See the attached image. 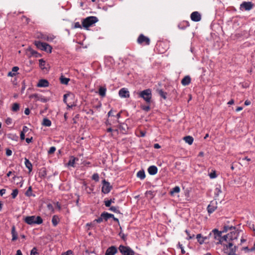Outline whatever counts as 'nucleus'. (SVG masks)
<instances>
[{
  "instance_id": "nucleus-1",
  "label": "nucleus",
  "mask_w": 255,
  "mask_h": 255,
  "mask_svg": "<svg viewBox=\"0 0 255 255\" xmlns=\"http://www.w3.org/2000/svg\"><path fill=\"white\" fill-rule=\"evenodd\" d=\"M222 232L215 229L212 231V233H210L209 236L214 239V242L216 244H222L224 242L226 241V239L225 236H222Z\"/></svg>"
},
{
  "instance_id": "nucleus-2",
  "label": "nucleus",
  "mask_w": 255,
  "mask_h": 255,
  "mask_svg": "<svg viewBox=\"0 0 255 255\" xmlns=\"http://www.w3.org/2000/svg\"><path fill=\"white\" fill-rule=\"evenodd\" d=\"M98 20V18L96 16H88L83 19L82 25L85 29L88 30L90 27L93 26Z\"/></svg>"
},
{
  "instance_id": "nucleus-3",
  "label": "nucleus",
  "mask_w": 255,
  "mask_h": 255,
  "mask_svg": "<svg viewBox=\"0 0 255 255\" xmlns=\"http://www.w3.org/2000/svg\"><path fill=\"white\" fill-rule=\"evenodd\" d=\"M24 222L28 225H40L42 223L43 220L40 216H26L23 218Z\"/></svg>"
},
{
  "instance_id": "nucleus-4",
  "label": "nucleus",
  "mask_w": 255,
  "mask_h": 255,
  "mask_svg": "<svg viewBox=\"0 0 255 255\" xmlns=\"http://www.w3.org/2000/svg\"><path fill=\"white\" fill-rule=\"evenodd\" d=\"M140 97L143 98L147 103H150L151 99V92L149 89L143 90L138 93Z\"/></svg>"
},
{
  "instance_id": "nucleus-5",
  "label": "nucleus",
  "mask_w": 255,
  "mask_h": 255,
  "mask_svg": "<svg viewBox=\"0 0 255 255\" xmlns=\"http://www.w3.org/2000/svg\"><path fill=\"white\" fill-rule=\"evenodd\" d=\"M225 253L228 255H236V246H234L233 243H229L224 246Z\"/></svg>"
},
{
  "instance_id": "nucleus-6",
  "label": "nucleus",
  "mask_w": 255,
  "mask_h": 255,
  "mask_svg": "<svg viewBox=\"0 0 255 255\" xmlns=\"http://www.w3.org/2000/svg\"><path fill=\"white\" fill-rule=\"evenodd\" d=\"M118 249L122 255H134V251L128 246L120 245Z\"/></svg>"
},
{
  "instance_id": "nucleus-7",
  "label": "nucleus",
  "mask_w": 255,
  "mask_h": 255,
  "mask_svg": "<svg viewBox=\"0 0 255 255\" xmlns=\"http://www.w3.org/2000/svg\"><path fill=\"white\" fill-rule=\"evenodd\" d=\"M35 45L38 48L41 50H44L50 53L51 52L52 47L48 44L41 42L40 41H35Z\"/></svg>"
},
{
  "instance_id": "nucleus-8",
  "label": "nucleus",
  "mask_w": 255,
  "mask_h": 255,
  "mask_svg": "<svg viewBox=\"0 0 255 255\" xmlns=\"http://www.w3.org/2000/svg\"><path fill=\"white\" fill-rule=\"evenodd\" d=\"M103 186L102 188V192L105 194L109 193L112 188V186L110 185L109 182L107 181L105 179L102 181Z\"/></svg>"
},
{
  "instance_id": "nucleus-9",
  "label": "nucleus",
  "mask_w": 255,
  "mask_h": 255,
  "mask_svg": "<svg viewBox=\"0 0 255 255\" xmlns=\"http://www.w3.org/2000/svg\"><path fill=\"white\" fill-rule=\"evenodd\" d=\"M137 42L140 44L148 45L150 44V39L142 34L139 35L137 38Z\"/></svg>"
},
{
  "instance_id": "nucleus-10",
  "label": "nucleus",
  "mask_w": 255,
  "mask_h": 255,
  "mask_svg": "<svg viewBox=\"0 0 255 255\" xmlns=\"http://www.w3.org/2000/svg\"><path fill=\"white\" fill-rule=\"evenodd\" d=\"M239 233L234 230L231 231L230 233L228 234L227 235H225V237H226V241L228 239L233 241L237 239Z\"/></svg>"
},
{
  "instance_id": "nucleus-11",
  "label": "nucleus",
  "mask_w": 255,
  "mask_h": 255,
  "mask_svg": "<svg viewBox=\"0 0 255 255\" xmlns=\"http://www.w3.org/2000/svg\"><path fill=\"white\" fill-rule=\"evenodd\" d=\"M118 250L119 249L114 246H111L107 249L105 255H115L118 253Z\"/></svg>"
},
{
  "instance_id": "nucleus-12",
  "label": "nucleus",
  "mask_w": 255,
  "mask_h": 255,
  "mask_svg": "<svg viewBox=\"0 0 255 255\" xmlns=\"http://www.w3.org/2000/svg\"><path fill=\"white\" fill-rule=\"evenodd\" d=\"M217 203L216 201H212L207 207V211L209 214L213 213L217 208Z\"/></svg>"
},
{
  "instance_id": "nucleus-13",
  "label": "nucleus",
  "mask_w": 255,
  "mask_h": 255,
  "mask_svg": "<svg viewBox=\"0 0 255 255\" xmlns=\"http://www.w3.org/2000/svg\"><path fill=\"white\" fill-rule=\"evenodd\" d=\"M192 20L196 22L199 21L201 19V16L200 13L198 11L193 12L190 15Z\"/></svg>"
},
{
  "instance_id": "nucleus-14",
  "label": "nucleus",
  "mask_w": 255,
  "mask_h": 255,
  "mask_svg": "<svg viewBox=\"0 0 255 255\" xmlns=\"http://www.w3.org/2000/svg\"><path fill=\"white\" fill-rule=\"evenodd\" d=\"M119 96L121 98H129V93L127 88H122L119 92Z\"/></svg>"
},
{
  "instance_id": "nucleus-15",
  "label": "nucleus",
  "mask_w": 255,
  "mask_h": 255,
  "mask_svg": "<svg viewBox=\"0 0 255 255\" xmlns=\"http://www.w3.org/2000/svg\"><path fill=\"white\" fill-rule=\"evenodd\" d=\"M253 4L251 2H244L241 5V7L246 10H249L253 8Z\"/></svg>"
},
{
  "instance_id": "nucleus-16",
  "label": "nucleus",
  "mask_w": 255,
  "mask_h": 255,
  "mask_svg": "<svg viewBox=\"0 0 255 255\" xmlns=\"http://www.w3.org/2000/svg\"><path fill=\"white\" fill-rule=\"evenodd\" d=\"M78 160V158L77 157H75L73 156H71L70 157V159L67 163V165L69 166H71L74 167L75 166V164L76 161Z\"/></svg>"
},
{
  "instance_id": "nucleus-17",
  "label": "nucleus",
  "mask_w": 255,
  "mask_h": 255,
  "mask_svg": "<svg viewBox=\"0 0 255 255\" xmlns=\"http://www.w3.org/2000/svg\"><path fill=\"white\" fill-rule=\"evenodd\" d=\"M147 170L150 175H153L157 173L158 170L156 166L152 165L148 167Z\"/></svg>"
},
{
  "instance_id": "nucleus-18",
  "label": "nucleus",
  "mask_w": 255,
  "mask_h": 255,
  "mask_svg": "<svg viewBox=\"0 0 255 255\" xmlns=\"http://www.w3.org/2000/svg\"><path fill=\"white\" fill-rule=\"evenodd\" d=\"M49 83L47 80L45 79H41L39 81L37 86L38 87H48Z\"/></svg>"
},
{
  "instance_id": "nucleus-19",
  "label": "nucleus",
  "mask_w": 255,
  "mask_h": 255,
  "mask_svg": "<svg viewBox=\"0 0 255 255\" xmlns=\"http://www.w3.org/2000/svg\"><path fill=\"white\" fill-rule=\"evenodd\" d=\"M191 82V78L190 76H186L183 78V79L181 80V83L184 86L188 85Z\"/></svg>"
},
{
  "instance_id": "nucleus-20",
  "label": "nucleus",
  "mask_w": 255,
  "mask_h": 255,
  "mask_svg": "<svg viewBox=\"0 0 255 255\" xmlns=\"http://www.w3.org/2000/svg\"><path fill=\"white\" fill-rule=\"evenodd\" d=\"M19 70V68L17 66H14L12 68V71L8 73L7 76L10 77H13L16 75V72Z\"/></svg>"
},
{
  "instance_id": "nucleus-21",
  "label": "nucleus",
  "mask_w": 255,
  "mask_h": 255,
  "mask_svg": "<svg viewBox=\"0 0 255 255\" xmlns=\"http://www.w3.org/2000/svg\"><path fill=\"white\" fill-rule=\"evenodd\" d=\"M183 139L185 141V142L187 143L189 145H191L194 140L193 137L190 135L184 136L183 138Z\"/></svg>"
},
{
  "instance_id": "nucleus-22",
  "label": "nucleus",
  "mask_w": 255,
  "mask_h": 255,
  "mask_svg": "<svg viewBox=\"0 0 255 255\" xmlns=\"http://www.w3.org/2000/svg\"><path fill=\"white\" fill-rule=\"evenodd\" d=\"M12 241H14L17 239V234L15 230V227L13 226L11 228Z\"/></svg>"
},
{
  "instance_id": "nucleus-23",
  "label": "nucleus",
  "mask_w": 255,
  "mask_h": 255,
  "mask_svg": "<svg viewBox=\"0 0 255 255\" xmlns=\"http://www.w3.org/2000/svg\"><path fill=\"white\" fill-rule=\"evenodd\" d=\"M24 164L25 166L28 169L29 171L31 172L32 170V165L30 161L26 158L24 159Z\"/></svg>"
},
{
  "instance_id": "nucleus-24",
  "label": "nucleus",
  "mask_w": 255,
  "mask_h": 255,
  "mask_svg": "<svg viewBox=\"0 0 255 255\" xmlns=\"http://www.w3.org/2000/svg\"><path fill=\"white\" fill-rule=\"evenodd\" d=\"M59 221L60 220L58 216L57 215H54L52 218V223L53 226L56 227L58 225Z\"/></svg>"
},
{
  "instance_id": "nucleus-25",
  "label": "nucleus",
  "mask_w": 255,
  "mask_h": 255,
  "mask_svg": "<svg viewBox=\"0 0 255 255\" xmlns=\"http://www.w3.org/2000/svg\"><path fill=\"white\" fill-rule=\"evenodd\" d=\"M51 125L50 120L47 118H44L42 122V125L44 127H50Z\"/></svg>"
},
{
  "instance_id": "nucleus-26",
  "label": "nucleus",
  "mask_w": 255,
  "mask_h": 255,
  "mask_svg": "<svg viewBox=\"0 0 255 255\" xmlns=\"http://www.w3.org/2000/svg\"><path fill=\"white\" fill-rule=\"evenodd\" d=\"M107 132L111 133L112 136H116L118 133L117 128H107Z\"/></svg>"
},
{
  "instance_id": "nucleus-27",
  "label": "nucleus",
  "mask_w": 255,
  "mask_h": 255,
  "mask_svg": "<svg viewBox=\"0 0 255 255\" xmlns=\"http://www.w3.org/2000/svg\"><path fill=\"white\" fill-rule=\"evenodd\" d=\"M115 202V199L113 198L110 200H105L104 201L105 205L107 207H110L112 203H114Z\"/></svg>"
},
{
  "instance_id": "nucleus-28",
  "label": "nucleus",
  "mask_w": 255,
  "mask_h": 255,
  "mask_svg": "<svg viewBox=\"0 0 255 255\" xmlns=\"http://www.w3.org/2000/svg\"><path fill=\"white\" fill-rule=\"evenodd\" d=\"M137 176L140 179L142 180L144 179L145 178V172L143 170H139L137 173Z\"/></svg>"
},
{
  "instance_id": "nucleus-29",
  "label": "nucleus",
  "mask_w": 255,
  "mask_h": 255,
  "mask_svg": "<svg viewBox=\"0 0 255 255\" xmlns=\"http://www.w3.org/2000/svg\"><path fill=\"white\" fill-rule=\"evenodd\" d=\"M106 88L105 87H101L99 88V95L102 97H104L106 96Z\"/></svg>"
},
{
  "instance_id": "nucleus-30",
  "label": "nucleus",
  "mask_w": 255,
  "mask_h": 255,
  "mask_svg": "<svg viewBox=\"0 0 255 255\" xmlns=\"http://www.w3.org/2000/svg\"><path fill=\"white\" fill-rule=\"evenodd\" d=\"M29 98L33 99L35 101L42 100L41 96H39L37 94H32L29 96Z\"/></svg>"
},
{
  "instance_id": "nucleus-31",
  "label": "nucleus",
  "mask_w": 255,
  "mask_h": 255,
  "mask_svg": "<svg viewBox=\"0 0 255 255\" xmlns=\"http://www.w3.org/2000/svg\"><path fill=\"white\" fill-rule=\"evenodd\" d=\"M157 92L158 93V94L162 97L164 99H166V95H167V93L165 92H164L161 89H158L157 90Z\"/></svg>"
},
{
  "instance_id": "nucleus-32",
  "label": "nucleus",
  "mask_w": 255,
  "mask_h": 255,
  "mask_svg": "<svg viewBox=\"0 0 255 255\" xmlns=\"http://www.w3.org/2000/svg\"><path fill=\"white\" fill-rule=\"evenodd\" d=\"M19 109V105L17 103H14L12 105L11 110L13 112H16Z\"/></svg>"
},
{
  "instance_id": "nucleus-33",
  "label": "nucleus",
  "mask_w": 255,
  "mask_h": 255,
  "mask_svg": "<svg viewBox=\"0 0 255 255\" xmlns=\"http://www.w3.org/2000/svg\"><path fill=\"white\" fill-rule=\"evenodd\" d=\"M180 191V187L179 186H175L172 188V190L170 191V194L173 195L175 193H178Z\"/></svg>"
},
{
  "instance_id": "nucleus-34",
  "label": "nucleus",
  "mask_w": 255,
  "mask_h": 255,
  "mask_svg": "<svg viewBox=\"0 0 255 255\" xmlns=\"http://www.w3.org/2000/svg\"><path fill=\"white\" fill-rule=\"evenodd\" d=\"M196 238L200 244H202L204 242V240L206 239L202 237L201 234H198L196 236Z\"/></svg>"
},
{
  "instance_id": "nucleus-35",
  "label": "nucleus",
  "mask_w": 255,
  "mask_h": 255,
  "mask_svg": "<svg viewBox=\"0 0 255 255\" xmlns=\"http://www.w3.org/2000/svg\"><path fill=\"white\" fill-rule=\"evenodd\" d=\"M235 228L233 226H225L223 228V230L222 231L223 232H227L229 230H235Z\"/></svg>"
},
{
  "instance_id": "nucleus-36",
  "label": "nucleus",
  "mask_w": 255,
  "mask_h": 255,
  "mask_svg": "<svg viewBox=\"0 0 255 255\" xmlns=\"http://www.w3.org/2000/svg\"><path fill=\"white\" fill-rule=\"evenodd\" d=\"M101 216L103 218V219L106 221H108V220L110 219L109 213L108 212H104L101 214Z\"/></svg>"
},
{
  "instance_id": "nucleus-37",
  "label": "nucleus",
  "mask_w": 255,
  "mask_h": 255,
  "mask_svg": "<svg viewBox=\"0 0 255 255\" xmlns=\"http://www.w3.org/2000/svg\"><path fill=\"white\" fill-rule=\"evenodd\" d=\"M110 208L109 209V210L114 213H120V211L119 209V207H115V206H112V207H110Z\"/></svg>"
},
{
  "instance_id": "nucleus-38",
  "label": "nucleus",
  "mask_w": 255,
  "mask_h": 255,
  "mask_svg": "<svg viewBox=\"0 0 255 255\" xmlns=\"http://www.w3.org/2000/svg\"><path fill=\"white\" fill-rule=\"evenodd\" d=\"M69 80V79L63 77V76H61L60 78V82L63 84H68Z\"/></svg>"
},
{
  "instance_id": "nucleus-39",
  "label": "nucleus",
  "mask_w": 255,
  "mask_h": 255,
  "mask_svg": "<svg viewBox=\"0 0 255 255\" xmlns=\"http://www.w3.org/2000/svg\"><path fill=\"white\" fill-rule=\"evenodd\" d=\"M135 134H136L137 136H141V137H143L145 136V132L144 131H141V130H137L136 131H135Z\"/></svg>"
},
{
  "instance_id": "nucleus-40",
  "label": "nucleus",
  "mask_w": 255,
  "mask_h": 255,
  "mask_svg": "<svg viewBox=\"0 0 255 255\" xmlns=\"http://www.w3.org/2000/svg\"><path fill=\"white\" fill-rule=\"evenodd\" d=\"M28 128H23V130L21 132L20 137L21 140H24L25 138V132L28 130Z\"/></svg>"
},
{
  "instance_id": "nucleus-41",
  "label": "nucleus",
  "mask_w": 255,
  "mask_h": 255,
  "mask_svg": "<svg viewBox=\"0 0 255 255\" xmlns=\"http://www.w3.org/2000/svg\"><path fill=\"white\" fill-rule=\"evenodd\" d=\"M221 187H216L215 190V195L216 197L219 196V194L221 193Z\"/></svg>"
},
{
  "instance_id": "nucleus-42",
  "label": "nucleus",
  "mask_w": 255,
  "mask_h": 255,
  "mask_svg": "<svg viewBox=\"0 0 255 255\" xmlns=\"http://www.w3.org/2000/svg\"><path fill=\"white\" fill-rule=\"evenodd\" d=\"M18 193V190L17 189H14L12 191V193L11 194L12 198L13 199L15 198L17 196Z\"/></svg>"
},
{
  "instance_id": "nucleus-43",
  "label": "nucleus",
  "mask_w": 255,
  "mask_h": 255,
  "mask_svg": "<svg viewBox=\"0 0 255 255\" xmlns=\"http://www.w3.org/2000/svg\"><path fill=\"white\" fill-rule=\"evenodd\" d=\"M39 66L41 69H44L45 68L44 65L45 64V61L42 59L39 60Z\"/></svg>"
},
{
  "instance_id": "nucleus-44",
  "label": "nucleus",
  "mask_w": 255,
  "mask_h": 255,
  "mask_svg": "<svg viewBox=\"0 0 255 255\" xmlns=\"http://www.w3.org/2000/svg\"><path fill=\"white\" fill-rule=\"evenodd\" d=\"M39 253L37 251V249L34 247L30 252V255H38Z\"/></svg>"
},
{
  "instance_id": "nucleus-45",
  "label": "nucleus",
  "mask_w": 255,
  "mask_h": 255,
  "mask_svg": "<svg viewBox=\"0 0 255 255\" xmlns=\"http://www.w3.org/2000/svg\"><path fill=\"white\" fill-rule=\"evenodd\" d=\"M56 151V147L54 146L51 147L48 151V154L50 155L55 152Z\"/></svg>"
},
{
  "instance_id": "nucleus-46",
  "label": "nucleus",
  "mask_w": 255,
  "mask_h": 255,
  "mask_svg": "<svg viewBox=\"0 0 255 255\" xmlns=\"http://www.w3.org/2000/svg\"><path fill=\"white\" fill-rule=\"evenodd\" d=\"M92 179L95 181H98L99 180V176L98 173H94L92 177Z\"/></svg>"
},
{
  "instance_id": "nucleus-47",
  "label": "nucleus",
  "mask_w": 255,
  "mask_h": 255,
  "mask_svg": "<svg viewBox=\"0 0 255 255\" xmlns=\"http://www.w3.org/2000/svg\"><path fill=\"white\" fill-rule=\"evenodd\" d=\"M25 195L27 196H30L32 195V188L31 186L29 187L28 189L27 190Z\"/></svg>"
},
{
  "instance_id": "nucleus-48",
  "label": "nucleus",
  "mask_w": 255,
  "mask_h": 255,
  "mask_svg": "<svg viewBox=\"0 0 255 255\" xmlns=\"http://www.w3.org/2000/svg\"><path fill=\"white\" fill-rule=\"evenodd\" d=\"M210 178L213 179L217 177L216 173L215 170H212V172L209 174Z\"/></svg>"
},
{
  "instance_id": "nucleus-49",
  "label": "nucleus",
  "mask_w": 255,
  "mask_h": 255,
  "mask_svg": "<svg viewBox=\"0 0 255 255\" xmlns=\"http://www.w3.org/2000/svg\"><path fill=\"white\" fill-rule=\"evenodd\" d=\"M185 233L188 235V238H187V240H189L192 239H193L194 238V235H193L192 236L190 235V234H189V232L187 230L185 231Z\"/></svg>"
},
{
  "instance_id": "nucleus-50",
  "label": "nucleus",
  "mask_w": 255,
  "mask_h": 255,
  "mask_svg": "<svg viewBox=\"0 0 255 255\" xmlns=\"http://www.w3.org/2000/svg\"><path fill=\"white\" fill-rule=\"evenodd\" d=\"M141 108L146 112H148L150 110V107L149 106H142Z\"/></svg>"
},
{
  "instance_id": "nucleus-51",
  "label": "nucleus",
  "mask_w": 255,
  "mask_h": 255,
  "mask_svg": "<svg viewBox=\"0 0 255 255\" xmlns=\"http://www.w3.org/2000/svg\"><path fill=\"white\" fill-rule=\"evenodd\" d=\"M103 218L101 216L100 217H99L98 219H95L94 222H96L98 223H100L103 221Z\"/></svg>"
},
{
  "instance_id": "nucleus-52",
  "label": "nucleus",
  "mask_w": 255,
  "mask_h": 255,
  "mask_svg": "<svg viewBox=\"0 0 255 255\" xmlns=\"http://www.w3.org/2000/svg\"><path fill=\"white\" fill-rule=\"evenodd\" d=\"M21 19H22V20H25V22H26V24H28L29 23L30 19L26 17V16H23L22 17Z\"/></svg>"
},
{
  "instance_id": "nucleus-53",
  "label": "nucleus",
  "mask_w": 255,
  "mask_h": 255,
  "mask_svg": "<svg viewBox=\"0 0 255 255\" xmlns=\"http://www.w3.org/2000/svg\"><path fill=\"white\" fill-rule=\"evenodd\" d=\"M74 28H82V26L80 24L79 22H77L75 23V24H74Z\"/></svg>"
},
{
  "instance_id": "nucleus-54",
  "label": "nucleus",
  "mask_w": 255,
  "mask_h": 255,
  "mask_svg": "<svg viewBox=\"0 0 255 255\" xmlns=\"http://www.w3.org/2000/svg\"><path fill=\"white\" fill-rule=\"evenodd\" d=\"M12 154V151L9 149H6V155L7 156H10Z\"/></svg>"
},
{
  "instance_id": "nucleus-55",
  "label": "nucleus",
  "mask_w": 255,
  "mask_h": 255,
  "mask_svg": "<svg viewBox=\"0 0 255 255\" xmlns=\"http://www.w3.org/2000/svg\"><path fill=\"white\" fill-rule=\"evenodd\" d=\"M73 252L71 250H68L66 253H64L62 255H72Z\"/></svg>"
},
{
  "instance_id": "nucleus-56",
  "label": "nucleus",
  "mask_w": 255,
  "mask_h": 255,
  "mask_svg": "<svg viewBox=\"0 0 255 255\" xmlns=\"http://www.w3.org/2000/svg\"><path fill=\"white\" fill-rule=\"evenodd\" d=\"M119 235L124 240H126L127 239V236H126L124 234L122 233V232L120 233Z\"/></svg>"
},
{
  "instance_id": "nucleus-57",
  "label": "nucleus",
  "mask_w": 255,
  "mask_h": 255,
  "mask_svg": "<svg viewBox=\"0 0 255 255\" xmlns=\"http://www.w3.org/2000/svg\"><path fill=\"white\" fill-rule=\"evenodd\" d=\"M5 123L7 125H9L11 124L12 120L10 118H7L5 121Z\"/></svg>"
},
{
  "instance_id": "nucleus-58",
  "label": "nucleus",
  "mask_w": 255,
  "mask_h": 255,
  "mask_svg": "<svg viewBox=\"0 0 255 255\" xmlns=\"http://www.w3.org/2000/svg\"><path fill=\"white\" fill-rule=\"evenodd\" d=\"M70 95L69 94H66L64 95V97H63V101L65 103H66V99L67 98L68 96H69Z\"/></svg>"
},
{
  "instance_id": "nucleus-59",
  "label": "nucleus",
  "mask_w": 255,
  "mask_h": 255,
  "mask_svg": "<svg viewBox=\"0 0 255 255\" xmlns=\"http://www.w3.org/2000/svg\"><path fill=\"white\" fill-rule=\"evenodd\" d=\"M6 190L4 189H2L0 190V195L2 196L3 194L5 193Z\"/></svg>"
},
{
  "instance_id": "nucleus-60",
  "label": "nucleus",
  "mask_w": 255,
  "mask_h": 255,
  "mask_svg": "<svg viewBox=\"0 0 255 255\" xmlns=\"http://www.w3.org/2000/svg\"><path fill=\"white\" fill-rule=\"evenodd\" d=\"M32 140V137H30V138H26L25 139V140H26V142L27 143H29L30 142H31Z\"/></svg>"
},
{
  "instance_id": "nucleus-61",
  "label": "nucleus",
  "mask_w": 255,
  "mask_h": 255,
  "mask_svg": "<svg viewBox=\"0 0 255 255\" xmlns=\"http://www.w3.org/2000/svg\"><path fill=\"white\" fill-rule=\"evenodd\" d=\"M29 113H30L29 109L28 108L25 109V110L24 111V114L26 115H28L29 114Z\"/></svg>"
},
{
  "instance_id": "nucleus-62",
  "label": "nucleus",
  "mask_w": 255,
  "mask_h": 255,
  "mask_svg": "<svg viewBox=\"0 0 255 255\" xmlns=\"http://www.w3.org/2000/svg\"><path fill=\"white\" fill-rule=\"evenodd\" d=\"M153 146L155 149H159L161 147L160 145L158 143L154 144Z\"/></svg>"
},
{
  "instance_id": "nucleus-63",
  "label": "nucleus",
  "mask_w": 255,
  "mask_h": 255,
  "mask_svg": "<svg viewBox=\"0 0 255 255\" xmlns=\"http://www.w3.org/2000/svg\"><path fill=\"white\" fill-rule=\"evenodd\" d=\"M31 54L33 55L36 56V54H37V52L33 50H30Z\"/></svg>"
},
{
  "instance_id": "nucleus-64",
  "label": "nucleus",
  "mask_w": 255,
  "mask_h": 255,
  "mask_svg": "<svg viewBox=\"0 0 255 255\" xmlns=\"http://www.w3.org/2000/svg\"><path fill=\"white\" fill-rule=\"evenodd\" d=\"M16 255H22V252L20 250H18L16 251Z\"/></svg>"
}]
</instances>
